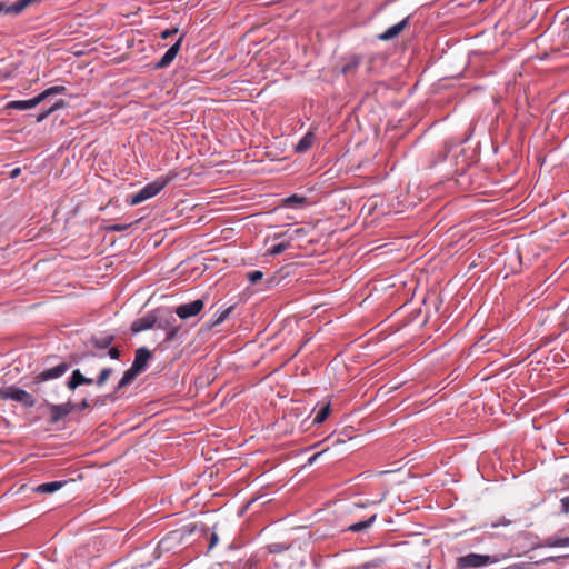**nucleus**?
Returning <instances> with one entry per match:
<instances>
[{
	"label": "nucleus",
	"mask_w": 569,
	"mask_h": 569,
	"mask_svg": "<svg viewBox=\"0 0 569 569\" xmlns=\"http://www.w3.org/2000/svg\"><path fill=\"white\" fill-rule=\"evenodd\" d=\"M158 320L156 326L159 329L166 330L164 341H173L179 332V326L176 325L177 319L172 312L164 309H157Z\"/></svg>",
	"instance_id": "obj_2"
},
{
	"label": "nucleus",
	"mask_w": 569,
	"mask_h": 569,
	"mask_svg": "<svg viewBox=\"0 0 569 569\" xmlns=\"http://www.w3.org/2000/svg\"><path fill=\"white\" fill-rule=\"evenodd\" d=\"M67 88L64 86H53L40 93V97L43 100H46L48 97L56 96V94H63L66 93Z\"/></svg>",
	"instance_id": "obj_25"
},
{
	"label": "nucleus",
	"mask_w": 569,
	"mask_h": 569,
	"mask_svg": "<svg viewBox=\"0 0 569 569\" xmlns=\"http://www.w3.org/2000/svg\"><path fill=\"white\" fill-rule=\"evenodd\" d=\"M76 409V406L73 403L66 402L61 405H49V410L51 413L50 422L56 423L69 413H71Z\"/></svg>",
	"instance_id": "obj_8"
},
{
	"label": "nucleus",
	"mask_w": 569,
	"mask_h": 569,
	"mask_svg": "<svg viewBox=\"0 0 569 569\" xmlns=\"http://www.w3.org/2000/svg\"><path fill=\"white\" fill-rule=\"evenodd\" d=\"M263 278V272L260 270H254L248 273V280L251 283H256L257 281L261 280Z\"/></svg>",
	"instance_id": "obj_31"
},
{
	"label": "nucleus",
	"mask_w": 569,
	"mask_h": 569,
	"mask_svg": "<svg viewBox=\"0 0 569 569\" xmlns=\"http://www.w3.org/2000/svg\"><path fill=\"white\" fill-rule=\"evenodd\" d=\"M561 506L563 512H569V496L561 499Z\"/></svg>",
	"instance_id": "obj_35"
},
{
	"label": "nucleus",
	"mask_w": 569,
	"mask_h": 569,
	"mask_svg": "<svg viewBox=\"0 0 569 569\" xmlns=\"http://www.w3.org/2000/svg\"><path fill=\"white\" fill-rule=\"evenodd\" d=\"M234 307L233 306H230L223 310H220L218 311L216 315H214V318L211 322V327H216V326H219L221 325L226 319L229 318V316L232 313Z\"/></svg>",
	"instance_id": "obj_22"
},
{
	"label": "nucleus",
	"mask_w": 569,
	"mask_h": 569,
	"mask_svg": "<svg viewBox=\"0 0 569 569\" xmlns=\"http://www.w3.org/2000/svg\"><path fill=\"white\" fill-rule=\"evenodd\" d=\"M66 106V102L63 100H58L53 106H51L48 110L41 112L38 117H37V121L38 122H41L43 121L46 118H48L52 112H54L56 110L62 108Z\"/></svg>",
	"instance_id": "obj_28"
},
{
	"label": "nucleus",
	"mask_w": 569,
	"mask_h": 569,
	"mask_svg": "<svg viewBox=\"0 0 569 569\" xmlns=\"http://www.w3.org/2000/svg\"><path fill=\"white\" fill-rule=\"evenodd\" d=\"M38 0H18L11 6L6 7L4 12L6 13H13L18 14L22 12L27 7L31 6L32 3L37 2Z\"/></svg>",
	"instance_id": "obj_19"
},
{
	"label": "nucleus",
	"mask_w": 569,
	"mask_h": 569,
	"mask_svg": "<svg viewBox=\"0 0 569 569\" xmlns=\"http://www.w3.org/2000/svg\"><path fill=\"white\" fill-rule=\"evenodd\" d=\"M509 523H510V521H509V520H503L502 522H500V525H503V526H507V525H509ZM498 526H499V523H493V525H492V527H498Z\"/></svg>",
	"instance_id": "obj_42"
},
{
	"label": "nucleus",
	"mask_w": 569,
	"mask_h": 569,
	"mask_svg": "<svg viewBox=\"0 0 569 569\" xmlns=\"http://www.w3.org/2000/svg\"><path fill=\"white\" fill-rule=\"evenodd\" d=\"M171 181V177H160L156 181L148 183L142 189H140L137 193L131 196L129 203L131 206L139 204L150 198L157 196L161 190L166 188V186Z\"/></svg>",
	"instance_id": "obj_1"
},
{
	"label": "nucleus",
	"mask_w": 569,
	"mask_h": 569,
	"mask_svg": "<svg viewBox=\"0 0 569 569\" xmlns=\"http://www.w3.org/2000/svg\"><path fill=\"white\" fill-rule=\"evenodd\" d=\"M114 341V336L110 333H104L101 336H93L90 340L91 345L98 349H107Z\"/></svg>",
	"instance_id": "obj_15"
},
{
	"label": "nucleus",
	"mask_w": 569,
	"mask_h": 569,
	"mask_svg": "<svg viewBox=\"0 0 569 569\" xmlns=\"http://www.w3.org/2000/svg\"><path fill=\"white\" fill-rule=\"evenodd\" d=\"M286 549H287V547H283L280 543H274V545L271 546V551L272 552H280V551L286 550Z\"/></svg>",
	"instance_id": "obj_38"
},
{
	"label": "nucleus",
	"mask_w": 569,
	"mask_h": 569,
	"mask_svg": "<svg viewBox=\"0 0 569 569\" xmlns=\"http://www.w3.org/2000/svg\"><path fill=\"white\" fill-rule=\"evenodd\" d=\"M151 359V351L146 348L141 347L136 350L134 360L131 365V368H133L139 373L143 372L147 367L148 362Z\"/></svg>",
	"instance_id": "obj_9"
},
{
	"label": "nucleus",
	"mask_w": 569,
	"mask_h": 569,
	"mask_svg": "<svg viewBox=\"0 0 569 569\" xmlns=\"http://www.w3.org/2000/svg\"><path fill=\"white\" fill-rule=\"evenodd\" d=\"M138 375L140 373L131 367L126 370L122 378L119 380L117 387L114 388V393L119 392L121 389L133 382Z\"/></svg>",
	"instance_id": "obj_16"
},
{
	"label": "nucleus",
	"mask_w": 569,
	"mask_h": 569,
	"mask_svg": "<svg viewBox=\"0 0 569 569\" xmlns=\"http://www.w3.org/2000/svg\"><path fill=\"white\" fill-rule=\"evenodd\" d=\"M21 172V169L20 168H16L13 169L11 172H10V178L14 179L17 178Z\"/></svg>",
	"instance_id": "obj_40"
},
{
	"label": "nucleus",
	"mask_w": 569,
	"mask_h": 569,
	"mask_svg": "<svg viewBox=\"0 0 569 569\" xmlns=\"http://www.w3.org/2000/svg\"><path fill=\"white\" fill-rule=\"evenodd\" d=\"M203 307L204 301L202 299H197L189 303L177 307L176 313L180 319L184 320L197 316L203 309Z\"/></svg>",
	"instance_id": "obj_6"
},
{
	"label": "nucleus",
	"mask_w": 569,
	"mask_h": 569,
	"mask_svg": "<svg viewBox=\"0 0 569 569\" xmlns=\"http://www.w3.org/2000/svg\"><path fill=\"white\" fill-rule=\"evenodd\" d=\"M76 406V409H79V410H84L87 408H89V402L88 400L83 399L81 402L74 405Z\"/></svg>",
	"instance_id": "obj_36"
},
{
	"label": "nucleus",
	"mask_w": 569,
	"mask_h": 569,
	"mask_svg": "<svg viewBox=\"0 0 569 569\" xmlns=\"http://www.w3.org/2000/svg\"><path fill=\"white\" fill-rule=\"evenodd\" d=\"M306 201V197L298 194H292L283 200L284 204L289 208H301Z\"/></svg>",
	"instance_id": "obj_24"
},
{
	"label": "nucleus",
	"mask_w": 569,
	"mask_h": 569,
	"mask_svg": "<svg viewBox=\"0 0 569 569\" xmlns=\"http://www.w3.org/2000/svg\"><path fill=\"white\" fill-rule=\"evenodd\" d=\"M132 223H123V224H120V223H114V224H111L107 228L108 231H114V232H121V231H124L127 230Z\"/></svg>",
	"instance_id": "obj_32"
},
{
	"label": "nucleus",
	"mask_w": 569,
	"mask_h": 569,
	"mask_svg": "<svg viewBox=\"0 0 569 569\" xmlns=\"http://www.w3.org/2000/svg\"><path fill=\"white\" fill-rule=\"evenodd\" d=\"M96 357V358H103V355L96 353V352H87L83 355V357Z\"/></svg>",
	"instance_id": "obj_41"
},
{
	"label": "nucleus",
	"mask_w": 569,
	"mask_h": 569,
	"mask_svg": "<svg viewBox=\"0 0 569 569\" xmlns=\"http://www.w3.org/2000/svg\"><path fill=\"white\" fill-rule=\"evenodd\" d=\"M0 397L2 399H10L20 402L27 408H32L36 405V400L32 395L14 386L0 388Z\"/></svg>",
	"instance_id": "obj_3"
},
{
	"label": "nucleus",
	"mask_w": 569,
	"mask_h": 569,
	"mask_svg": "<svg viewBox=\"0 0 569 569\" xmlns=\"http://www.w3.org/2000/svg\"><path fill=\"white\" fill-rule=\"evenodd\" d=\"M158 320V313L157 310L151 311L147 315H144L141 318H138L134 320L131 325V331L133 333H138L148 329H151L153 326H156Z\"/></svg>",
	"instance_id": "obj_7"
},
{
	"label": "nucleus",
	"mask_w": 569,
	"mask_h": 569,
	"mask_svg": "<svg viewBox=\"0 0 569 569\" xmlns=\"http://www.w3.org/2000/svg\"><path fill=\"white\" fill-rule=\"evenodd\" d=\"M539 547H547V548L569 547V537H565V538L548 537L539 545Z\"/></svg>",
	"instance_id": "obj_20"
},
{
	"label": "nucleus",
	"mask_w": 569,
	"mask_h": 569,
	"mask_svg": "<svg viewBox=\"0 0 569 569\" xmlns=\"http://www.w3.org/2000/svg\"><path fill=\"white\" fill-rule=\"evenodd\" d=\"M112 372H113V370L111 368H103L100 371V373L96 380L97 386H99V387L103 386L107 382V380L110 378Z\"/></svg>",
	"instance_id": "obj_30"
},
{
	"label": "nucleus",
	"mask_w": 569,
	"mask_h": 569,
	"mask_svg": "<svg viewBox=\"0 0 569 569\" xmlns=\"http://www.w3.org/2000/svg\"><path fill=\"white\" fill-rule=\"evenodd\" d=\"M108 356H109L111 359H119V357H120V350H119V348H118V347H109Z\"/></svg>",
	"instance_id": "obj_33"
},
{
	"label": "nucleus",
	"mask_w": 569,
	"mask_h": 569,
	"mask_svg": "<svg viewBox=\"0 0 569 569\" xmlns=\"http://www.w3.org/2000/svg\"><path fill=\"white\" fill-rule=\"evenodd\" d=\"M329 413H330V403H327V405L322 406L315 415L313 425L322 423L328 418Z\"/></svg>",
	"instance_id": "obj_26"
},
{
	"label": "nucleus",
	"mask_w": 569,
	"mask_h": 569,
	"mask_svg": "<svg viewBox=\"0 0 569 569\" xmlns=\"http://www.w3.org/2000/svg\"><path fill=\"white\" fill-rule=\"evenodd\" d=\"M322 455V451L321 452H317L315 453L313 456H311L309 459H308V465H312L317 461V459Z\"/></svg>",
	"instance_id": "obj_39"
},
{
	"label": "nucleus",
	"mask_w": 569,
	"mask_h": 569,
	"mask_svg": "<svg viewBox=\"0 0 569 569\" xmlns=\"http://www.w3.org/2000/svg\"><path fill=\"white\" fill-rule=\"evenodd\" d=\"M219 538H218V535L216 532H213L210 537V545H209V548H213L217 542H218Z\"/></svg>",
	"instance_id": "obj_37"
},
{
	"label": "nucleus",
	"mask_w": 569,
	"mask_h": 569,
	"mask_svg": "<svg viewBox=\"0 0 569 569\" xmlns=\"http://www.w3.org/2000/svg\"><path fill=\"white\" fill-rule=\"evenodd\" d=\"M313 143V134L308 132L305 134L296 146V151L306 152Z\"/></svg>",
	"instance_id": "obj_23"
},
{
	"label": "nucleus",
	"mask_w": 569,
	"mask_h": 569,
	"mask_svg": "<svg viewBox=\"0 0 569 569\" xmlns=\"http://www.w3.org/2000/svg\"><path fill=\"white\" fill-rule=\"evenodd\" d=\"M93 379L84 377L79 369L72 371L71 377L67 381V387L70 390L77 389L81 385H92Z\"/></svg>",
	"instance_id": "obj_12"
},
{
	"label": "nucleus",
	"mask_w": 569,
	"mask_h": 569,
	"mask_svg": "<svg viewBox=\"0 0 569 569\" xmlns=\"http://www.w3.org/2000/svg\"><path fill=\"white\" fill-rule=\"evenodd\" d=\"M182 42V37H180L174 44H172L161 57V59L154 64L156 69L167 68L177 57Z\"/></svg>",
	"instance_id": "obj_10"
},
{
	"label": "nucleus",
	"mask_w": 569,
	"mask_h": 569,
	"mask_svg": "<svg viewBox=\"0 0 569 569\" xmlns=\"http://www.w3.org/2000/svg\"><path fill=\"white\" fill-rule=\"evenodd\" d=\"M546 560H547V561H551V560H553V558H552V557H549V558H547Z\"/></svg>",
	"instance_id": "obj_43"
},
{
	"label": "nucleus",
	"mask_w": 569,
	"mask_h": 569,
	"mask_svg": "<svg viewBox=\"0 0 569 569\" xmlns=\"http://www.w3.org/2000/svg\"><path fill=\"white\" fill-rule=\"evenodd\" d=\"M409 22V17H406L400 22L393 24L392 27L388 28L383 33L379 36L381 40H391L395 37H397L407 26Z\"/></svg>",
	"instance_id": "obj_13"
},
{
	"label": "nucleus",
	"mask_w": 569,
	"mask_h": 569,
	"mask_svg": "<svg viewBox=\"0 0 569 569\" xmlns=\"http://www.w3.org/2000/svg\"><path fill=\"white\" fill-rule=\"evenodd\" d=\"M41 102H42V99H41L40 93H39L38 96H36L34 98L29 99V100H13V101H10L7 104V108H9V109H17V110H29V109H32V108L37 107Z\"/></svg>",
	"instance_id": "obj_11"
},
{
	"label": "nucleus",
	"mask_w": 569,
	"mask_h": 569,
	"mask_svg": "<svg viewBox=\"0 0 569 569\" xmlns=\"http://www.w3.org/2000/svg\"><path fill=\"white\" fill-rule=\"evenodd\" d=\"M290 243L291 242L289 240L277 243L268 249V254L269 256H278V254L282 253L283 251H286L290 247Z\"/></svg>",
	"instance_id": "obj_29"
},
{
	"label": "nucleus",
	"mask_w": 569,
	"mask_h": 569,
	"mask_svg": "<svg viewBox=\"0 0 569 569\" xmlns=\"http://www.w3.org/2000/svg\"><path fill=\"white\" fill-rule=\"evenodd\" d=\"M306 234V230L303 228L295 229L293 231H286L283 233L277 234L276 238L284 237L290 242Z\"/></svg>",
	"instance_id": "obj_27"
},
{
	"label": "nucleus",
	"mask_w": 569,
	"mask_h": 569,
	"mask_svg": "<svg viewBox=\"0 0 569 569\" xmlns=\"http://www.w3.org/2000/svg\"><path fill=\"white\" fill-rule=\"evenodd\" d=\"M70 366L66 362H62L53 368H50V369H47L42 372H40L39 375H37L32 382H31V387H33V390L36 392H39L40 391V385L47 380H50V379H57V378H60L61 376H63L68 370H69Z\"/></svg>",
	"instance_id": "obj_4"
},
{
	"label": "nucleus",
	"mask_w": 569,
	"mask_h": 569,
	"mask_svg": "<svg viewBox=\"0 0 569 569\" xmlns=\"http://www.w3.org/2000/svg\"><path fill=\"white\" fill-rule=\"evenodd\" d=\"M182 537V530L171 531L159 542V547L161 549L169 550L171 548L172 542L180 541Z\"/></svg>",
	"instance_id": "obj_17"
},
{
	"label": "nucleus",
	"mask_w": 569,
	"mask_h": 569,
	"mask_svg": "<svg viewBox=\"0 0 569 569\" xmlns=\"http://www.w3.org/2000/svg\"><path fill=\"white\" fill-rule=\"evenodd\" d=\"M361 57L360 56H351L348 61L342 66L341 72L343 74H348L353 72L361 63Z\"/></svg>",
	"instance_id": "obj_21"
},
{
	"label": "nucleus",
	"mask_w": 569,
	"mask_h": 569,
	"mask_svg": "<svg viewBox=\"0 0 569 569\" xmlns=\"http://www.w3.org/2000/svg\"><path fill=\"white\" fill-rule=\"evenodd\" d=\"M178 32L177 29H167L164 31L161 32V38L162 39H168L170 38L171 36L176 34Z\"/></svg>",
	"instance_id": "obj_34"
},
{
	"label": "nucleus",
	"mask_w": 569,
	"mask_h": 569,
	"mask_svg": "<svg viewBox=\"0 0 569 569\" xmlns=\"http://www.w3.org/2000/svg\"><path fill=\"white\" fill-rule=\"evenodd\" d=\"M498 561L497 557H491L488 555H479V553H468L463 557L458 558V567L463 568H480L485 567L489 563H495Z\"/></svg>",
	"instance_id": "obj_5"
},
{
	"label": "nucleus",
	"mask_w": 569,
	"mask_h": 569,
	"mask_svg": "<svg viewBox=\"0 0 569 569\" xmlns=\"http://www.w3.org/2000/svg\"><path fill=\"white\" fill-rule=\"evenodd\" d=\"M64 481H52L41 483L34 488V491L38 493H53L57 490L61 489L64 486Z\"/></svg>",
	"instance_id": "obj_18"
},
{
	"label": "nucleus",
	"mask_w": 569,
	"mask_h": 569,
	"mask_svg": "<svg viewBox=\"0 0 569 569\" xmlns=\"http://www.w3.org/2000/svg\"><path fill=\"white\" fill-rule=\"evenodd\" d=\"M377 515L373 513L370 517L350 525L346 530L351 532L367 531L376 521Z\"/></svg>",
	"instance_id": "obj_14"
}]
</instances>
